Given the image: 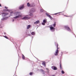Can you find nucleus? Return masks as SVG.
<instances>
[{
    "mask_svg": "<svg viewBox=\"0 0 76 76\" xmlns=\"http://www.w3.org/2000/svg\"><path fill=\"white\" fill-rule=\"evenodd\" d=\"M42 23L43 25H45V23Z\"/></svg>",
    "mask_w": 76,
    "mask_h": 76,
    "instance_id": "a878e982",
    "label": "nucleus"
},
{
    "mask_svg": "<svg viewBox=\"0 0 76 76\" xmlns=\"http://www.w3.org/2000/svg\"><path fill=\"white\" fill-rule=\"evenodd\" d=\"M46 70H47V72H49V70L48 69H46Z\"/></svg>",
    "mask_w": 76,
    "mask_h": 76,
    "instance_id": "7c9ffc66",
    "label": "nucleus"
},
{
    "mask_svg": "<svg viewBox=\"0 0 76 76\" xmlns=\"http://www.w3.org/2000/svg\"><path fill=\"white\" fill-rule=\"evenodd\" d=\"M4 34H6V33L5 32H4Z\"/></svg>",
    "mask_w": 76,
    "mask_h": 76,
    "instance_id": "f704fd0d",
    "label": "nucleus"
},
{
    "mask_svg": "<svg viewBox=\"0 0 76 76\" xmlns=\"http://www.w3.org/2000/svg\"><path fill=\"white\" fill-rule=\"evenodd\" d=\"M56 23H54L53 24V26L54 27H55V26H56Z\"/></svg>",
    "mask_w": 76,
    "mask_h": 76,
    "instance_id": "5701e85b",
    "label": "nucleus"
},
{
    "mask_svg": "<svg viewBox=\"0 0 76 76\" xmlns=\"http://www.w3.org/2000/svg\"><path fill=\"white\" fill-rule=\"evenodd\" d=\"M35 33L33 32L31 33V34L32 35H35Z\"/></svg>",
    "mask_w": 76,
    "mask_h": 76,
    "instance_id": "6ab92c4d",
    "label": "nucleus"
},
{
    "mask_svg": "<svg viewBox=\"0 0 76 76\" xmlns=\"http://www.w3.org/2000/svg\"><path fill=\"white\" fill-rule=\"evenodd\" d=\"M3 11L4 12H11V10H9L5 9L3 10Z\"/></svg>",
    "mask_w": 76,
    "mask_h": 76,
    "instance_id": "6e6552de",
    "label": "nucleus"
},
{
    "mask_svg": "<svg viewBox=\"0 0 76 76\" xmlns=\"http://www.w3.org/2000/svg\"><path fill=\"white\" fill-rule=\"evenodd\" d=\"M4 38H6L7 39H8V37L6 36H4Z\"/></svg>",
    "mask_w": 76,
    "mask_h": 76,
    "instance_id": "b1692460",
    "label": "nucleus"
},
{
    "mask_svg": "<svg viewBox=\"0 0 76 76\" xmlns=\"http://www.w3.org/2000/svg\"><path fill=\"white\" fill-rule=\"evenodd\" d=\"M60 69H61V63H60Z\"/></svg>",
    "mask_w": 76,
    "mask_h": 76,
    "instance_id": "bb28decb",
    "label": "nucleus"
},
{
    "mask_svg": "<svg viewBox=\"0 0 76 76\" xmlns=\"http://www.w3.org/2000/svg\"><path fill=\"white\" fill-rule=\"evenodd\" d=\"M27 6H28V7H31V5L30 4H29V3H28L27 4Z\"/></svg>",
    "mask_w": 76,
    "mask_h": 76,
    "instance_id": "ddd939ff",
    "label": "nucleus"
},
{
    "mask_svg": "<svg viewBox=\"0 0 76 76\" xmlns=\"http://www.w3.org/2000/svg\"><path fill=\"white\" fill-rule=\"evenodd\" d=\"M39 20H37L34 22V24H38V23H39Z\"/></svg>",
    "mask_w": 76,
    "mask_h": 76,
    "instance_id": "9b49d317",
    "label": "nucleus"
},
{
    "mask_svg": "<svg viewBox=\"0 0 76 76\" xmlns=\"http://www.w3.org/2000/svg\"><path fill=\"white\" fill-rule=\"evenodd\" d=\"M31 27V25H28L27 26V29H29Z\"/></svg>",
    "mask_w": 76,
    "mask_h": 76,
    "instance_id": "f8f14e48",
    "label": "nucleus"
},
{
    "mask_svg": "<svg viewBox=\"0 0 76 76\" xmlns=\"http://www.w3.org/2000/svg\"><path fill=\"white\" fill-rule=\"evenodd\" d=\"M14 21H15V20L14 19H13L12 20V22H13Z\"/></svg>",
    "mask_w": 76,
    "mask_h": 76,
    "instance_id": "473e14b6",
    "label": "nucleus"
},
{
    "mask_svg": "<svg viewBox=\"0 0 76 76\" xmlns=\"http://www.w3.org/2000/svg\"><path fill=\"white\" fill-rule=\"evenodd\" d=\"M0 7H1V4H0Z\"/></svg>",
    "mask_w": 76,
    "mask_h": 76,
    "instance_id": "72a5a7b5",
    "label": "nucleus"
},
{
    "mask_svg": "<svg viewBox=\"0 0 76 76\" xmlns=\"http://www.w3.org/2000/svg\"><path fill=\"white\" fill-rule=\"evenodd\" d=\"M29 15L31 16H33V14L31 12H30V14Z\"/></svg>",
    "mask_w": 76,
    "mask_h": 76,
    "instance_id": "4468645a",
    "label": "nucleus"
},
{
    "mask_svg": "<svg viewBox=\"0 0 76 76\" xmlns=\"http://www.w3.org/2000/svg\"><path fill=\"white\" fill-rule=\"evenodd\" d=\"M61 72L62 74H64V72L63 71H62Z\"/></svg>",
    "mask_w": 76,
    "mask_h": 76,
    "instance_id": "393cba45",
    "label": "nucleus"
},
{
    "mask_svg": "<svg viewBox=\"0 0 76 76\" xmlns=\"http://www.w3.org/2000/svg\"><path fill=\"white\" fill-rule=\"evenodd\" d=\"M56 44L57 49L55 52V56H57V55H58V44L57 43H56Z\"/></svg>",
    "mask_w": 76,
    "mask_h": 76,
    "instance_id": "7ed1b4c3",
    "label": "nucleus"
},
{
    "mask_svg": "<svg viewBox=\"0 0 76 76\" xmlns=\"http://www.w3.org/2000/svg\"><path fill=\"white\" fill-rule=\"evenodd\" d=\"M42 64H43V65H44V66H45V62H43Z\"/></svg>",
    "mask_w": 76,
    "mask_h": 76,
    "instance_id": "dca6fc26",
    "label": "nucleus"
},
{
    "mask_svg": "<svg viewBox=\"0 0 76 76\" xmlns=\"http://www.w3.org/2000/svg\"><path fill=\"white\" fill-rule=\"evenodd\" d=\"M46 15L47 16H48V17H49L50 16V15H49V14H48V13H46Z\"/></svg>",
    "mask_w": 76,
    "mask_h": 76,
    "instance_id": "aec40b11",
    "label": "nucleus"
},
{
    "mask_svg": "<svg viewBox=\"0 0 76 76\" xmlns=\"http://www.w3.org/2000/svg\"><path fill=\"white\" fill-rule=\"evenodd\" d=\"M49 18H50V19H51V20L53 19V18H52V17H51V16H50L49 17Z\"/></svg>",
    "mask_w": 76,
    "mask_h": 76,
    "instance_id": "4be33fe9",
    "label": "nucleus"
},
{
    "mask_svg": "<svg viewBox=\"0 0 76 76\" xmlns=\"http://www.w3.org/2000/svg\"><path fill=\"white\" fill-rule=\"evenodd\" d=\"M24 8V5H22L21 6H20L19 7V9L20 10H22Z\"/></svg>",
    "mask_w": 76,
    "mask_h": 76,
    "instance_id": "0eeeda50",
    "label": "nucleus"
},
{
    "mask_svg": "<svg viewBox=\"0 0 76 76\" xmlns=\"http://www.w3.org/2000/svg\"><path fill=\"white\" fill-rule=\"evenodd\" d=\"M2 17H4V16H7V15H9V13L3 12L2 13Z\"/></svg>",
    "mask_w": 76,
    "mask_h": 76,
    "instance_id": "39448f33",
    "label": "nucleus"
},
{
    "mask_svg": "<svg viewBox=\"0 0 76 76\" xmlns=\"http://www.w3.org/2000/svg\"><path fill=\"white\" fill-rule=\"evenodd\" d=\"M43 22L44 23H46V22H47L46 20H43Z\"/></svg>",
    "mask_w": 76,
    "mask_h": 76,
    "instance_id": "f3484780",
    "label": "nucleus"
},
{
    "mask_svg": "<svg viewBox=\"0 0 76 76\" xmlns=\"http://www.w3.org/2000/svg\"><path fill=\"white\" fill-rule=\"evenodd\" d=\"M9 18V17L7 16L4 17H3L1 19V20H7V19Z\"/></svg>",
    "mask_w": 76,
    "mask_h": 76,
    "instance_id": "423d86ee",
    "label": "nucleus"
},
{
    "mask_svg": "<svg viewBox=\"0 0 76 76\" xmlns=\"http://www.w3.org/2000/svg\"><path fill=\"white\" fill-rule=\"evenodd\" d=\"M9 17H10V16H9Z\"/></svg>",
    "mask_w": 76,
    "mask_h": 76,
    "instance_id": "c9c22d12",
    "label": "nucleus"
},
{
    "mask_svg": "<svg viewBox=\"0 0 76 76\" xmlns=\"http://www.w3.org/2000/svg\"><path fill=\"white\" fill-rule=\"evenodd\" d=\"M50 30L52 32H54L55 31V28L54 27H52V26H51L50 27Z\"/></svg>",
    "mask_w": 76,
    "mask_h": 76,
    "instance_id": "20e7f679",
    "label": "nucleus"
},
{
    "mask_svg": "<svg viewBox=\"0 0 76 76\" xmlns=\"http://www.w3.org/2000/svg\"><path fill=\"white\" fill-rule=\"evenodd\" d=\"M41 72H42V73L44 74V70H43L42 69H41Z\"/></svg>",
    "mask_w": 76,
    "mask_h": 76,
    "instance_id": "412c9836",
    "label": "nucleus"
},
{
    "mask_svg": "<svg viewBox=\"0 0 76 76\" xmlns=\"http://www.w3.org/2000/svg\"><path fill=\"white\" fill-rule=\"evenodd\" d=\"M29 15H27L24 17L23 18H21V19L23 20H26V19H29L31 18V17H28Z\"/></svg>",
    "mask_w": 76,
    "mask_h": 76,
    "instance_id": "f03ea898",
    "label": "nucleus"
},
{
    "mask_svg": "<svg viewBox=\"0 0 76 76\" xmlns=\"http://www.w3.org/2000/svg\"><path fill=\"white\" fill-rule=\"evenodd\" d=\"M61 13V12H58V13H56L55 14H54V15H57V14H58V13Z\"/></svg>",
    "mask_w": 76,
    "mask_h": 76,
    "instance_id": "c756f323",
    "label": "nucleus"
},
{
    "mask_svg": "<svg viewBox=\"0 0 76 76\" xmlns=\"http://www.w3.org/2000/svg\"><path fill=\"white\" fill-rule=\"evenodd\" d=\"M14 16H16L14 17V18L18 19V18H21L22 17V15H20V13L18 12H15L13 14Z\"/></svg>",
    "mask_w": 76,
    "mask_h": 76,
    "instance_id": "f257e3e1",
    "label": "nucleus"
},
{
    "mask_svg": "<svg viewBox=\"0 0 76 76\" xmlns=\"http://www.w3.org/2000/svg\"><path fill=\"white\" fill-rule=\"evenodd\" d=\"M22 58L23 60H25V56L23 55H22Z\"/></svg>",
    "mask_w": 76,
    "mask_h": 76,
    "instance_id": "a211bd4d",
    "label": "nucleus"
},
{
    "mask_svg": "<svg viewBox=\"0 0 76 76\" xmlns=\"http://www.w3.org/2000/svg\"><path fill=\"white\" fill-rule=\"evenodd\" d=\"M13 12H10V16H13Z\"/></svg>",
    "mask_w": 76,
    "mask_h": 76,
    "instance_id": "2eb2a0df",
    "label": "nucleus"
},
{
    "mask_svg": "<svg viewBox=\"0 0 76 76\" xmlns=\"http://www.w3.org/2000/svg\"><path fill=\"white\" fill-rule=\"evenodd\" d=\"M5 9H8V7H5Z\"/></svg>",
    "mask_w": 76,
    "mask_h": 76,
    "instance_id": "2f4dec72",
    "label": "nucleus"
},
{
    "mask_svg": "<svg viewBox=\"0 0 76 76\" xmlns=\"http://www.w3.org/2000/svg\"><path fill=\"white\" fill-rule=\"evenodd\" d=\"M65 29H66L68 31H70V28H69V27L67 26H65Z\"/></svg>",
    "mask_w": 76,
    "mask_h": 76,
    "instance_id": "9d476101",
    "label": "nucleus"
},
{
    "mask_svg": "<svg viewBox=\"0 0 76 76\" xmlns=\"http://www.w3.org/2000/svg\"><path fill=\"white\" fill-rule=\"evenodd\" d=\"M30 75H32V73L31 72L29 73Z\"/></svg>",
    "mask_w": 76,
    "mask_h": 76,
    "instance_id": "cd10ccee",
    "label": "nucleus"
},
{
    "mask_svg": "<svg viewBox=\"0 0 76 76\" xmlns=\"http://www.w3.org/2000/svg\"><path fill=\"white\" fill-rule=\"evenodd\" d=\"M40 11L41 12H43V10L42 9H41L40 10Z\"/></svg>",
    "mask_w": 76,
    "mask_h": 76,
    "instance_id": "c85d7f7f",
    "label": "nucleus"
},
{
    "mask_svg": "<svg viewBox=\"0 0 76 76\" xmlns=\"http://www.w3.org/2000/svg\"><path fill=\"white\" fill-rule=\"evenodd\" d=\"M51 68L52 69H53V70H57L56 67L54 66H52Z\"/></svg>",
    "mask_w": 76,
    "mask_h": 76,
    "instance_id": "1a4fd4ad",
    "label": "nucleus"
}]
</instances>
